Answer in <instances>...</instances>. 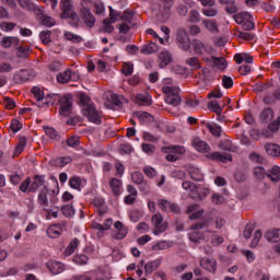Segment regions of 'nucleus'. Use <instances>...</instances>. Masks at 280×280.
Segmentation results:
<instances>
[{
    "label": "nucleus",
    "mask_w": 280,
    "mask_h": 280,
    "mask_svg": "<svg viewBox=\"0 0 280 280\" xmlns=\"http://www.w3.org/2000/svg\"><path fill=\"white\" fill-rule=\"evenodd\" d=\"M45 175H35L33 180H31V186L28 188L30 194H36L40 187H43L37 196V202L40 207H49V198H47V194L51 196H56V190H49L47 188V180L45 179Z\"/></svg>",
    "instance_id": "f257e3e1"
},
{
    "label": "nucleus",
    "mask_w": 280,
    "mask_h": 280,
    "mask_svg": "<svg viewBox=\"0 0 280 280\" xmlns=\"http://www.w3.org/2000/svg\"><path fill=\"white\" fill-rule=\"evenodd\" d=\"M46 106H60L59 115L62 117H69L71 115V108L73 106V96L71 94H48L45 102Z\"/></svg>",
    "instance_id": "f03ea898"
},
{
    "label": "nucleus",
    "mask_w": 280,
    "mask_h": 280,
    "mask_svg": "<svg viewBox=\"0 0 280 280\" xmlns=\"http://www.w3.org/2000/svg\"><path fill=\"white\" fill-rule=\"evenodd\" d=\"M82 115L86 117V119L91 124H95L96 126H101L102 124V112H98L95 107V104L91 103L90 105H85L82 107Z\"/></svg>",
    "instance_id": "7ed1b4c3"
},
{
    "label": "nucleus",
    "mask_w": 280,
    "mask_h": 280,
    "mask_svg": "<svg viewBox=\"0 0 280 280\" xmlns=\"http://www.w3.org/2000/svg\"><path fill=\"white\" fill-rule=\"evenodd\" d=\"M162 91L164 95H166V104H170L171 106L180 105V95H178V93H180V90L178 88L166 85L162 88Z\"/></svg>",
    "instance_id": "20e7f679"
},
{
    "label": "nucleus",
    "mask_w": 280,
    "mask_h": 280,
    "mask_svg": "<svg viewBox=\"0 0 280 280\" xmlns=\"http://www.w3.org/2000/svg\"><path fill=\"white\" fill-rule=\"evenodd\" d=\"M80 14L86 27L95 26V16L93 15V13L91 12V9L89 8V0H81Z\"/></svg>",
    "instance_id": "39448f33"
},
{
    "label": "nucleus",
    "mask_w": 280,
    "mask_h": 280,
    "mask_svg": "<svg viewBox=\"0 0 280 280\" xmlns=\"http://www.w3.org/2000/svg\"><path fill=\"white\" fill-rule=\"evenodd\" d=\"M176 40L178 43L179 49L183 51H189V49H191V42L189 40V35L185 28H177Z\"/></svg>",
    "instance_id": "423d86ee"
},
{
    "label": "nucleus",
    "mask_w": 280,
    "mask_h": 280,
    "mask_svg": "<svg viewBox=\"0 0 280 280\" xmlns=\"http://www.w3.org/2000/svg\"><path fill=\"white\" fill-rule=\"evenodd\" d=\"M190 45L197 56H205V54L211 56L213 54V46L205 44L200 39H192Z\"/></svg>",
    "instance_id": "0eeeda50"
},
{
    "label": "nucleus",
    "mask_w": 280,
    "mask_h": 280,
    "mask_svg": "<svg viewBox=\"0 0 280 280\" xmlns=\"http://www.w3.org/2000/svg\"><path fill=\"white\" fill-rule=\"evenodd\" d=\"M151 222L153 224V235H161V233H165L167 231V222H163V214L155 213L153 214Z\"/></svg>",
    "instance_id": "6e6552de"
},
{
    "label": "nucleus",
    "mask_w": 280,
    "mask_h": 280,
    "mask_svg": "<svg viewBox=\"0 0 280 280\" xmlns=\"http://www.w3.org/2000/svg\"><path fill=\"white\" fill-rule=\"evenodd\" d=\"M206 226H209V221H207V220H203L201 222H198V223H195L194 225H191V230L194 232H191L189 234L190 242L198 244V242H200V240H202V233L200 231H201V229H206Z\"/></svg>",
    "instance_id": "1a4fd4ad"
},
{
    "label": "nucleus",
    "mask_w": 280,
    "mask_h": 280,
    "mask_svg": "<svg viewBox=\"0 0 280 280\" xmlns=\"http://www.w3.org/2000/svg\"><path fill=\"white\" fill-rule=\"evenodd\" d=\"M158 207L161 211H164V213H180V207H178L174 201H170L167 199H159Z\"/></svg>",
    "instance_id": "9d476101"
},
{
    "label": "nucleus",
    "mask_w": 280,
    "mask_h": 280,
    "mask_svg": "<svg viewBox=\"0 0 280 280\" xmlns=\"http://www.w3.org/2000/svg\"><path fill=\"white\" fill-rule=\"evenodd\" d=\"M78 80H80V73L71 69H67L66 71L57 74V81L60 84H67V82H78Z\"/></svg>",
    "instance_id": "9b49d317"
},
{
    "label": "nucleus",
    "mask_w": 280,
    "mask_h": 280,
    "mask_svg": "<svg viewBox=\"0 0 280 280\" xmlns=\"http://www.w3.org/2000/svg\"><path fill=\"white\" fill-rule=\"evenodd\" d=\"M203 60L208 62L210 67L219 69V71H224L226 69V59L224 57L212 56L210 58H205Z\"/></svg>",
    "instance_id": "f8f14e48"
},
{
    "label": "nucleus",
    "mask_w": 280,
    "mask_h": 280,
    "mask_svg": "<svg viewBox=\"0 0 280 280\" xmlns=\"http://www.w3.org/2000/svg\"><path fill=\"white\" fill-rule=\"evenodd\" d=\"M46 268L51 272V275H60L65 272V264L58 260H49L46 262Z\"/></svg>",
    "instance_id": "ddd939ff"
},
{
    "label": "nucleus",
    "mask_w": 280,
    "mask_h": 280,
    "mask_svg": "<svg viewBox=\"0 0 280 280\" xmlns=\"http://www.w3.org/2000/svg\"><path fill=\"white\" fill-rule=\"evenodd\" d=\"M114 229L117 231L113 233L114 240H124L128 235V228L120 221L114 223Z\"/></svg>",
    "instance_id": "4468645a"
},
{
    "label": "nucleus",
    "mask_w": 280,
    "mask_h": 280,
    "mask_svg": "<svg viewBox=\"0 0 280 280\" xmlns=\"http://www.w3.org/2000/svg\"><path fill=\"white\" fill-rule=\"evenodd\" d=\"M61 19H71L73 16V5L71 4V0H61Z\"/></svg>",
    "instance_id": "2eb2a0df"
},
{
    "label": "nucleus",
    "mask_w": 280,
    "mask_h": 280,
    "mask_svg": "<svg viewBox=\"0 0 280 280\" xmlns=\"http://www.w3.org/2000/svg\"><path fill=\"white\" fill-rule=\"evenodd\" d=\"M200 266L203 270H208V272H215L218 270V261L214 258H202Z\"/></svg>",
    "instance_id": "dca6fc26"
},
{
    "label": "nucleus",
    "mask_w": 280,
    "mask_h": 280,
    "mask_svg": "<svg viewBox=\"0 0 280 280\" xmlns=\"http://www.w3.org/2000/svg\"><path fill=\"white\" fill-rule=\"evenodd\" d=\"M187 172L192 180L200 183L205 179L202 171H200V168H198L196 165H188Z\"/></svg>",
    "instance_id": "f3484780"
},
{
    "label": "nucleus",
    "mask_w": 280,
    "mask_h": 280,
    "mask_svg": "<svg viewBox=\"0 0 280 280\" xmlns=\"http://www.w3.org/2000/svg\"><path fill=\"white\" fill-rule=\"evenodd\" d=\"M109 187L112 189L113 196H121L124 191V186L120 179L118 178H110L109 179Z\"/></svg>",
    "instance_id": "a211bd4d"
},
{
    "label": "nucleus",
    "mask_w": 280,
    "mask_h": 280,
    "mask_svg": "<svg viewBox=\"0 0 280 280\" xmlns=\"http://www.w3.org/2000/svg\"><path fill=\"white\" fill-rule=\"evenodd\" d=\"M186 213H190L189 220H198L199 218H202V214L205 213V211L198 210V205H191V206H188Z\"/></svg>",
    "instance_id": "6ab92c4d"
},
{
    "label": "nucleus",
    "mask_w": 280,
    "mask_h": 280,
    "mask_svg": "<svg viewBox=\"0 0 280 280\" xmlns=\"http://www.w3.org/2000/svg\"><path fill=\"white\" fill-rule=\"evenodd\" d=\"M192 147L195 148V150H197V152L207 153L211 150L209 144L202 141L200 138H196L192 140Z\"/></svg>",
    "instance_id": "aec40b11"
},
{
    "label": "nucleus",
    "mask_w": 280,
    "mask_h": 280,
    "mask_svg": "<svg viewBox=\"0 0 280 280\" xmlns=\"http://www.w3.org/2000/svg\"><path fill=\"white\" fill-rule=\"evenodd\" d=\"M265 240L267 242L277 243L280 242V229H271L265 233Z\"/></svg>",
    "instance_id": "412c9836"
},
{
    "label": "nucleus",
    "mask_w": 280,
    "mask_h": 280,
    "mask_svg": "<svg viewBox=\"0 0 280 280\" xmlns=\"http://www.w3.org/2000/svg\"><path fill=\"white\" fill-rule=\"evenodd\" d=\"M161 264H163V259H161V258H158L153 261L148 262L144 266L145 275H152V272H154V270H158L161 267Z\"/></svg>",
    "instance_id": "4be33fe9"
},
{
    "label": "nucleus",
    "mask_w": 280,
    "mask_h": 280,
    "mask_svg": "<svg viewBox=\"0 0 280 280\" xmlns=\"http://www.w3.org/2000/svg\"><path fill=\"white\" fill-rule=\"evenodd\" d=\"M210 159L212 161H220L221 163H226L228 161H233V155L229 153L222 154L220 152H212L210 153Z\"/></svg>",
    "instance_id": "5701e85b"
},
{
    "label": "nucleus",
    "mask_w": 280,
    "mask_h": 280,
    "mask_svg": "<svg viewBox=\"0 0 280 280\" xmlns=\"http://www.w3.org/2000/svg\"><path fill=\"white\" fill-rule=\"evenodd\" d=\"M131 180L132 183H135V185H138L139 187H148V182H145L143 173L141 172H133L131 174Z\"/></svg>",
    "instance_id": "b1692460"
},
{
    "label": "nucleus",
    "mask_w": 280,
    "mask_h": 280,
    "mask_svg": "<svg viewBox=\"0 0 280 280\" xmlns=\"http://www.w3.org/2000/svg\"><path fill=\"white\" fill-rule=\"evenodd\" d=\"M61 233H62V225L58 223L52 224L47 229V235L52 240H55V237H60Z\"/></svg>",
    "instance_id": "393cba45"
},
{
    "label": "nucleus",
    "mask_w": 280,
    "mask_h": 280,
    "mask_svg": "<svg viewBox=\"0 0 280 280\" xmlns=\"http://www.w3.org/2000/svg\"><path fill=\"white\" fill-rule=\"evenodd\" d=\"M159 60L161 69H165L172 62V54L170 51H162L159 55Z\"/></svg>",
    "instance_id": "a878e982"
},
{
    "label": "nucleus",
    "mask_w": 280,
    "mask_h": 280,
    "mask_svg": "<svg viewBox=\"0 0 280 280\" xmlns=\"http://www.w3.org/2000/svg\"><path fill=\"white\" fill-rule=\"evenodd\" d=\"M265 150L269 156H280V147L277 143L265 144Z\"/></svg>",
    "instance_id": "bb28decb"
},
{
    "label": "nucleus",
    "mask_w": 280,
    "mask_h": 280,
    "mask_svg": "<svg viewBox=\"0 0 280 280\" xmlns=\"http://www.w3.org/2000/svg\"><path fill=\"white\" fill-rule=\"evenodd\" d=\"M71 161H73V159H71V156H61V158L51 160V165H54L55 167H65V166L69 165V163H71Z\"/></svg>",
    "instance_id": "cd10ccee"
},
{
    "label": "nucleus",
    "mask_w": 280,
    "mask_h": 280,
    "mask_svg": "<svg viewBox=\"0 0 280 280\" xmlns=\"http://www.w3.org/2000/svg\"><path fill=\"white\" fill-rule=\"evenodd\" d=\"M273 117H275V112L270 107L265 108L260 113V120L262 124H268L269 121H272Z\"/></svg>",
    "instance_id": "c85d7f7f"
},
{
    "label": "nucleus",
    "mask_w": 280,
    "mask_h": 280,
    "mask_svg": "<svg viewBox=\"0 0 280 280\" xmlns=\"http://www.w3.org/2000/svg\"><path fill=\"white\" fill-rule=\"evenodd\" d=\"M68 184L71 189H77V191H82V187H84V185H82V177L80 176H72Z\"/></svg>",
    "instance_id": "c756f323"
},
{
    "label": "nucleus",
    "mask_w": 280,
    "mask_h": 280,
    "mask_svg": "<svg viewBox=\"0 0 280 280\" xmlns=\"http://www.w3.org/2000/svg\"><path fill=\"white\" fill-rule=\"evenodd\" d=\"M203 25L206 30L212 34H218V32H220V28H218V22H215V20H203Z\"/></svg>",
    "instance_id": "7c9ffc66"
},
{
    "label": "nucleus",
    "mask_w": 280,
    "mask_h": 280,
    "mask_svg": "<svg viewBox=\"0 0 280 280\" xmlns=\"http://www.w3.org/2000/svg\"><path fill=\"white\" fill-rule=\"evenodd\" d=\"M202 124H205L206 128L209 129V131L211 132V135H213V137H222V127L219 125H211V122H206L202 121Z\"/></svg>",
    "instance_id": "2f4dec72"
},
{
    "label": "nucleus",
    "mask_w": 280,
    "mask_h": 280,
    "mask_svg": "<svg viewBox=\"0 0 280 280\" xmlns=\"http://www.w3.org/2000/svg\"><path fill=\"white\" fill-rule=\"evenodd\" d=\"M267 178L271 179L272 183L280 182V167L273 166L269 173H267Z\"/></svg>",
    "instance_id": "473e14b6"
},
{
    "label": "nucleus",
    "mask_w": 280,
    "mask_h": 280,
    "mask_svg": "<svg viewBox=\"0 0 280 280\" xmlns=\"http://www.w3.org/2000/svg\"><path fill=\"white\" fill-rule=\"evenodd\" d=\"M208 108H209V110H211L212 113H215V115H217L218 117H221L222 110H224V109L222 108V105H220V104L218 103V101H210V102L208 103Z\"/></svg>",
    "instance_id": "72a5a7b5"
},
{
    "label": "nucleus",
    "mask_w": 280,
    "mask_h": 280,
    "mask_svg": "<svg viewBox=\"0 0 280 280\" xmlns=\"http://www.w3.org/2000/svg\"><path fill=\"white\" fill-rule=\"evenodd\" d=\"M137 117L140 124H150L151 121H154V116L147 112H138Z\"/></svg>",
    "instance_id": "f704fd0d"
},
{
    "label": "nucleus",
    "mask_w": 280,
    "mask_h": 280,
    "mask_svg": "<svg viewBox=\"0 0 280 280\" xmlns=\"http://www.w3.org/2000/svg\"><path fill=\"white\" fill-rule=\"evenodd\" d=\"M44 132L52 141H60V133L52 127H44Z\"/></svg>",
    "instance_id": "c9c22d12"
},
{
    "label": "nucleus",
    "mask_w": 280,
    "mask_h": 280,
    "mask_svg": "<svg viewBox=\"0 0 280 280\" xmlns=\"http://www.w3.org/2000/svg\"><path fill=\"white\" fill-rule=\"evenodd\" d=\"M34 70H21L19 73L21 82H30L31 80H34Z\"/></svg>",
    "instance_id": "e433bc0d"
},
{
    "label": "nucleus",
    "mask_w": 280,
    "mask_h": 280,
    "mask_svg": "<svg viewBox=\"0 0 280 280\" xmlns=\"http://www.w3.org/2000/svg\"><path fill=\"white\" fill-rule=\"evenodd\" d=\"M78 246H80V241L78 238H73L70 244L68 245V247L65 250V255L67 257H69V255H73V253H75V248H78Z\"/></svg>",
    "instance_id": "4c0bfd02"
},
{
    "label": "nucleus",
    "mask_w": 280,
    "mask_h": 280,
    "mask_svg": "<svg viewBox=\"0 0 280 280\" xmlns=\"http://www.w3.org/2000/svg\"><path fill=\"white\" fill-rule=\"evenodd\" d=\"M162 152H174L175 154H185V148L180 145H173V147H163Z\"/></svg>",
    "instance_id": "58836bf2"
},
{
    "label": "nucleus",
    "mask_w": 280,
    "mask_h": 280,
    "mask_svg": "<svg viewBox=\"0 0 280 280\" xmlns=\"http://www.w3.org/2000/svg\"><path fill=\"white\" fill-rule=\"evenodd\" d=\"M253 231H255V222L247 223L243 231V237H245V240H250Z\"/></svg>",
    "instance_id": "ea45409f"
},
{
    "label": "nucleus",
    "mask_w": 280,
    "mask_h": 280,
    "mask_svg": "<svg viewBox=\"0 0 280 280\" xmlns=\"http://www.w3.org/2000/svg\"><path fill=\"white\" fill-rule=\"evenodd\" d=\"M32 185V177H26L19 186L20 191L23 194H30V187Z\"/></svg>",
    "instance_id": "a19ab883"
},
{
    "label": "nucleus",
    "mask_w": 280,
    "mask_h": 280,
    "mask_svg": "<svg viewBox=\"0 0 280 280\" xmlns=\"http://www.w3.org/2000/svg\"><path fill=\"white\" fill-rule=\"evenodd\" d=\"M61 212L65 215V218H73L75 215V210L71 205L62 206Z\"/></svg>",
    "instance_id": "79ce46f5"
},
{
    "label": "nucleus",
    "mask_w": 280,
    "mask_h": 280,
    "mask_svg": "<svg viewBox=\"0 0 280 280\" xmlns=\"http://www.w3.org/2000/svg\"><path fill=\"white\" fill-rule=\"evenodd\" d=\"M73 261L78 266H86L89 264V256H86L84 254L77 255L73 257Z\"/></svg>",
    "instance_id": "37998d69"
},
{
    "label": "nucleus",
    "mask_w": 280,
    "mask_h": 280,
    "mask_svg": "<svg viewBox=\"0 0 280 280\" xmlns=\"http://www.w3.org/2000/svg\"><path fill=\"white\" fill-rule=\"evenodd\" d=\"M249 160L253 161L254 163H258L259 165L266 164V158L256 152L249 154Z\"/></svg>",
    "instance_id": "c03bdc74"
},
{
    "label": "nucleus",
    "mask_w": 280,
    "mask_h": 280,
    "mask_svg": "<svg viewBox=\"0 0 280 280\" xmlns=\"http://www.w3.org/2000/svg\"><path fill=\"white\" fill-rule=\"evenodd\" d=\"M186 65H188V67H191V69H200L202 67L198 57H190L186 59Z\"/></svg>",
    "instance_id": "a18cd8bd"
},
{
    "label": "nucleus",
    "mask_w": 280,
    "mask_h": 280,
    "mask_svg": "<svg viewBox=\"0 0 280 280\" xmlns=\"http://www.w3.org/2000/svg\"><path fill=\"white\" fill-rule=\"evenodd\" d=\"M141 54H144L147 56H150V54H154L156 51V44L151 43L147 44L141 48Z\"/></svg>",
    "instance_id": "49530a36"
},
{
    "label": "nucleus",
    "mask_w": 280,
    "mask_h": 280,
    "mask_svg": "<svg viewBox=\"0 0 280 280\" xmlns=\"http://www.w3.org/2000/svg\"><path fill=\"white\" fill-rule=\"evenodd\" d=\"M132 19H135V12L132 10H125L120 16V21H125V23H132Z\"/></svg>",
    "instance_id": "de8ad7c7"
},
{
    "label": "nucleus",
    "mask_w": 280,
    "mask_h": 280,
    "mask_svg": "<svg viewBox=\"0 0 280 280\" xmlns=\"http://www.w3.org/2000/svg\"><path fill=\"white\" fill-rule=\"evenodd\" d=\"M170 242L167 241H160L152 246V250H167L170 248Z\"/></svg>",
    "instance_id": "09e8293b"
},
{
    "label": "nucleus",
    "mask_w": 280,
    "mask_h": 280,
    "mask_svg": "<svg viewBox=\"0 0 280 280\" xmlns=\"http://www.w3.org/2000/svg\"><path fill=\"white\" fill-rule=\"evenodd\" d=\"M25 145H27V138H20L19 143L15 147V154H21L23 150H25Z\"/></svg>",
    "instance_id": "8fccbe9b"
},
{
    "label": "nucleus",
    "mask_w": 280,
    "mask_h": 280,
    "mask_svg": "<svg viewBox=\"0 0 280 280\" xmlns=\"http://www.w3.org/2000/svg\"><path fill=\"white\" fill-rule=\"evenodd\" d=\"M32 94L37 100V102L45 100V92H43V90H40V88L34 86L32 89Z\"/></svg>",
    "instance_id": "3c124183"
},
{
    "label": "nucleus",
    "mask_w": 280,
    "mask_h": 280,
    "mask_svg": "<svg viewBox=\"0 0 280 280\" xmlns=\"http://www.w3.org/2000/svg\"><path fill=\"white\" fill-rule=\"evenodd\" d=\"M219 148L221 150H225L226 152H233V142L231 140H223L219 143Z\"/></svg>",
    "instance_id": "603ef678"
},
{
    "label": "nucleus",
    "mask_w": 280,
    "mask_h": 280,
    "mask_svg": "<svg viewBox=\"0 0 280 280\" xmlns=\"http://www.w3.org/2000/svg\"><path fill=\"white\" fill-rule=\"evenodd\" d=\"M135 71V65L132 62H126L122 66V73L124 75H132V72Z\"/></svg>",
    "instance_id": "864d4df0"
},
{
    "label": "nucleus",
    "mask_w": 280,
    "mask_h": 280,
    "mask_svg": "<svg viewBox=\"0 0 280 280\" xmlns=\"http://www.w3.org/2000/svg\"><path fill=\"white\" fill-rule=\"evenodd\" d=\"M40 20L43 25H46V27H54V25H56V20H54L51 16L42 15Z\"/></svg>",
    "instance_id": "5fc2aeb1"
},
{
    "label": "nucleus",
    "mask_w": 280,
    "mask_h": 280,
    "mask_svg": "<svg viewBox=\"0 0 280 280\" xmlns=\"http://www.w3.org/2000/svg\"><path fill=\"white\" fill-rule=\"evenodd\" d=\"M236 36L238 38H242L243 40H253L254 38H256V35L253 34V33H246V32H242V31H238L236 33Z\"/></svg>",
    "instance_id": "6e6d98bb"
},
{
    "label": "nucleus",
    "mask_w": 280,
    "mask_h": 280,
    "mask_svg": "<svg viewBox=\"0 0 280 280\" xmlns=\"http://www.w3.org/2000/svg\"><path fill=\"white\" fill-rule=\"evenodd\" d=\"M65 37H66L67 40H71L72 43H82V36L75 35L71 32H67L65 34Z\"/></svg>",
    "instance_id": "4d7b16f0"
},
{
    "label": "nucleus",
    "mask_w": 280,
    "mask_h": 280,
    "mask_svg": "<svg viewBox=\"0 0 280 280\" xmlns=\"http://www.w3.org/2000/svg\"><path fill=\"white\" fill-rule=\"evenodd\" d=\"M141 148L142 152H144L145 154H154V152L156 151V147L151 143H142Z\"/></svg>",
    "instance_id": "13d9d810"
},
{
    "label": "nucleus",
    "mask_w": 280,
    "mask_h": 280,
    "mask_svg": "<svg viewBox=\"0 0 280 280\" xmlns=\"http://www.w3.org/2000/svg\"><path fill=\"white\" fill-rule=\"evenodd\" d=\"M233 78L229 75H223L222 77V86L223 89H233Z\"/></svg>",
    "instance_id": "bf43d9fd"
},
{
    "label": "nucleus",
    "mask_w": 280,
    "mask_h": 280,
    "mask_svg": "<svg viewBox=\"0 0 280 280\" xmlns=\"http://www.w3.org/2000/svg\"><path fill=\"white\" fill-rule=\"evenodd\" d=\"M67 145H69V148H78V145H80V138L78 136L68 138Z\"/></svg>",
    "instance_id": "052dcab7"
},
{
    "label": "nucleus",
    "mask_w": 280,
    "mask_h": 280,
    "mask_svg": "<svg viewBox=\"0 0 280 280\" xmlns=\"http://www.w3.org/2000/svg\"><path fill=\"white\" fill-rule=\"evenodd\" d=\"M18 3L24 10H34L35 5L33 4L32 0H18Z\"/></svg>",
    "instance_id": "680f3d73"
},
{
    "label": "nucleus",
    "mask_w": 280,
    "mask_h": 280,
    "mask_svg": "<svg viewBox=\"0 0 280 280\" xmlns=\"http://www.w3.org/2000/svg\"><path fill=\"white\" fill-rule=\"evenodd\" d=\"M268 173H266V168H264V166H258L254 168V175L256 176V178H264L265 176H267Z\"/></svg>",
    "instance_id": "e2e57ef3"
},
{
    "label": "nucleus",
    "mask_w": 280,
    "mask_h": 280,
    "mask_svg": "<svg viewBox=\"0 0 280 280\" xmlns=\"http://www.w3.org/2000/svg\"><path fill=\"white\" fill-rule=\"evenodd\" d=\"M189 22L200 23V12H198L197 10H191L189 13Z\"/></svg>",
    "instance_id": "0e129e2a"
},
{
    "label": "nucleus",
    "mask_w": 280,
    "mask_h": 280,
    "mask_svg": "<svg viewBox=\"0 0 280 280\" xmlns=\"http://www.w3.org/2000/svg\"><path fill=\"white\" fill-rule=\"evenodd\" d=\"M268 128H269V130H271V132L279 131V128H280V116H278V118L276 120L270 122Z\"/></svg>",
    "instance_id": "69168bd1"
},
{
    "label": "nucleus",
    "mask_w": 280,
    "mask_h": 280,
    "mask_svg": "<svg viewBox=\"0 0 280 280\" xmlns=\"http://www.w3.org/2000/svg\"><path fill=\"white\" fill-rule=\"evenodd\" d=\"M10 128H11L12 132L16 133V132H19V130H21V128H23V125L21 124V121L13 119L11 121Z\"/></svg>",
    "instance_id": "338daca9"
},
{
    "label": "nucleus",
    "mask_w": 280,
    "mask_h": 280,
    "mask_svg": "<svg viewBox=\"0 0 280 280\" xmlns=\"http://www.w3.org/2000/svg\"><path fill=\"white\" fill-rule=\"evenodd\" d=\"M182 187L183 189H185V191H194L196 189V184L189 180H186V182H183Z\"/></svg>",
    "instance_id": "774afa93"
}]
</instances>
